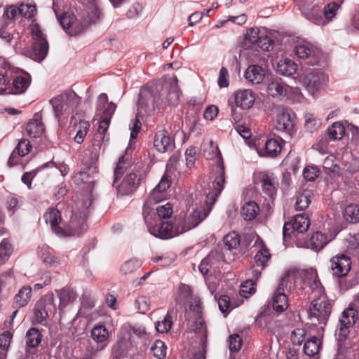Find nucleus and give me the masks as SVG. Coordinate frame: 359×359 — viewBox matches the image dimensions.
I'll use <instances>...</instances> for the list:
<instances>
[{
  "label": "nucleus",
  "mask_w": 359,
  "mask_h": 359,
  "mask_svg": "<svg viewBox=\"0 0 359 359\" xmlns=\"http://www.w3.org/2000/svg\"><path fill=\"white\" fill-rule=\"evenodd\" d=\"M177 79L171 83L158 81L142 87L140 91L137 116H151L157 109L176 104L180 99Z\"/></svg>",
  "instance_id": "obj_1"
},
{
  "label": "nucleus",
  "mask_w": 359,
  "mask_h": 359,
  "mask_svg": "<svg viewBox=\"0 0 359 359\" xmlns=\"http://www.w3.org/2000/svg\"><path fill=\"white\" fill-rule=\"evenodd\" d=\"M97 173V168L93 163L87 168L86 170L78 172L74 177L75 182L86 184L88 193L83 195L77 203V211L71 217L69 222V234L72 236L79 235L86 226V221L91 210L93 209V197L92 190L94 187L95 175Z\"/></svg>",
  "instance_id": "obj_2"
},
{
  "label": "nucleus",
  "mask_w": 359,
  "mask_h": 359,
  "mask_svg": "<svg viewBox=\"0 0 359 359\" xmlns=\"http://www.w3.org/2000/svg\"><path fill=\"white\" fill-rule=\"evenodd\" d=\"M332 305L325 294H320L311 302L309 308V318L311 321H317L320 325H325L331 314Z\"/></svg>",
  "instance_id": "obj_3"
},
{
  "label": "nucleus",
  "mask_w": 359,
  "mask_h": 359,
  "mask_svg": "<svg viewBox=\"0 0 359 359\" xmlns=\"http://www.w3.org/2000/svg\"><path fill=\"white\" fill-rule=\"evenodd\" d=\"M80 101L81 99L76 93L68 91L52 98L49 102L53 107L55 118L60 120L65 113L75 109Z\"/></svg>",
  "instance_id": "obj_4"
},
{
  "label": "nucleus",
  "mask_w": 359,
  "mask_h": 359,
  "mask_svg": "<svg viewBox=\"0 0 359 359\" xmlns=\"http://www.w3.org/2000/svg\"><path fill=\"white\" fill-rule=\"evenodd\" d=\"M116 108V105L114 102L108 103V96L107 94L102 93L99 95L95 117L99 121L98 132L100 134L106 133Z\"/></svg>",
  "instance_id": "obj_5"
},
{
  "label": "nucleus",
  "mask_w": 359,
  "mask_h": 359,
  "mask_svg": "<svg viewBox=\"0 0 359 359\" xmlns=\"http://www.w3.org/2000/svg\"><path fill=\"white\" fill-rule=\"evenodd\" d=\"M302 82L306 90L315 96L324 89L328 82V78L320 69H312L304 74Z\"/></svg>",
  "instance_id": "obj_6"
},
{
  "label": "nucleus",
  "mask_w": 359,
  "mask_h": 359,
  "mask_svg": "<svg viewBox=\"0 0 359 359\" xmlns=\"http://www.w3.org/2000/svg\"><path fill=\"white\" fill-rule=\"evenodd\" d=\"M358 319V312L353 307L345 309L339 318V325L336 330V336L339 341H344L349 334V328L353 327Z\"/></svg>",
  "instance_id": "obj_7"
},
{
  "label": "nucleus",
  "mask_w": 359,
  "mask_h": 359,
  "mask_svg": "<svg viewBox=\"0 0 359 359\" xmlns=\"http://www.w3.org/2000/svg\"><path fill=\"white\" fill-rule=\"evenodd\" d=\"M32 51L30 57L32 60L41 62L45 59L48 51V43L39 26L32 29Z\"/></svg>",
  "instance_id": "obj_8"
},
{
  "label": "nucleus",
  "mask_w": 359,
  "mask_h": 359,
  "mask_svg": "<svg viewBox=\"0 0 359 359\" xmlns=\"http://www.w3.org/2000/svg\"><path fill=\"white\" fill-rule=\"evenodd\" d=\"M54 300L53 294H48L36 303L34 317L37 323H42L46 320L49 313H54L56 311Z\"/></svg>",
  "instance_id": "obj_9"
},
{
  "label": "nucleus",
  "mask_w": 359,
  "mask_h": 359,
  "mask_svg": "<svg viewBox=\"0 0 359 359\" xmlns=\"http://www.w3.org/2000/svg\"><path fill=\"white\" fill-rule=\"evenodd\" d=\"M330 262L331 273L337 278L346 276L351 268V258L344 253L337 254L334 256L330 259Z\"/></svg>",
  "instance_id": "obj_10"
},
{
  "label": "nucleus",
  "mask_w": 359,
  "mask_h": 359,
  "mask_svg": "<svg viewBox=\"0 0 359 359\" xmlns=\"http://www.w3.org/2000/svg\"><path fill=\"white\" fill-rule=\"evenodd\" d=\"M215 156L219 158L218 165L216 170L217 176L213 182V188L214 191L212 192H210L208 194V200L211 198L212 202L213 203L215 202L216 198L221 194L222 190L224 189V183H225V170H224V165L223 160L221 157V153L219 151L217 147L215 148Z\"/></svg>",
  "instance_id": "obj_11"
},
{
  "label": "nucleus",
  "mask_w": 359,
  "mask_h": 359,
  "mask_svg": "<svg viewBox=\"0 0 359 359\" xmlns=\"http://www.w3.org/2000/svg\"><path fill=\"white\" fill-rule=\"evenodd\" d=\"M289 281L288 276L283 277L274 292L272 299V307L277 313H282L288 307V299L285 294V288Z\"/></svg>",
  "instance_id": "obj_12"
},
{
  "label": "nucleus",
  "mask_w": 359,
  "mask_h": 359,
  "mask_svg": "<svg viewBox=\"0 0 359 359\" xmlns=\"http://www.w3.org/2000/svg\"><path fill=\"white\" fill-rule=\"evenodd\" d=\"M142 175L135 172L128 174L123 180L121 184H116L118 193L122 196L130 195L133 194L139 187Z\"/></svg>",
  "instance_id": "obj_13"
},
{
  "label": "nucleus",
  "mask_w": 359,
  "mask_h": 359,
  "mask_svg": "<svg viewBox=\"0 0 359 359\" xmlns=\"http://www.w3.org/2000/svg\"><path fill=\"white\" fill-rule=\"evenodd\" d=\"M294 53L298 57L309 60L308 64L311 65H317L322 57L321 50L311 45H297Z\"/></svg>",
  "instance_id": "obj_14"
},
{
  "label": "nucleus",
  "mask_w": 359,
  "mask_h": 359,
  "mask_svg": "<svg viewBox=\"0 0 359 359\" xmlns=\"http://www.w3.org/2000/svg\"><path fill=\"white\" fill-rule=\"evenodd\" d=\"M310 226V220L308 217L304 214L296 215L292 222H285L283 226V233L284 236H290L291 233L297 231L298 233L306 232Z\"/></svg>",
  "instance_id": "obj_15"
},
{
  "label": "nucleus",
  "mask_w": 359,
  "mask_h": 359,
  "mask_svg": "<svg viewBox=\"0 0 359 359\" xmlns=\"http://www.w3.org/2000/svg\"><path fill=\"white\" fill-rule=\"evenodd\" d=\"M154 145L156 150L161 153L172 151L175 147L174 137H171L170 133L165 129L156 132Z\"/></svg>",
  "instance_id": "obj_16"
},
{
  "label": "nucleus",
  "mask_w": 359,
  "mask_h": 359,
  "mask_svg": "<svg viewBox=\"0 0 359 359\" xmlns=\"http://www.w3.org/2000/svg\"><path fill=\"white\" fill-rule=\"evenodd\" d=\"M189 228L182 227L180 229L179 227H174V226L168 222H162L159 226H155L152 229H150V232L156 237L160 238H172L186 231Z\"/></svg>",
  "instance_id": "obj_17"
},
{
  "label": "nucleus",
  "mask_w": 359,
  "mask_h": 359,
  "mask_svg": "<svg viewBox=\"0 0 359 359\" xmlns=\"http://www.w3.org/2000/svg\"><path fill=\"white\" fill-rule=\"evenodd\" d=\"M295 124V114L288 109L283 110L277 116L276 128L278 131H283L291 135Z\"/></svg>",
  "instance_id": "obj_18"
},
{
  "label": "nucleus",
  "mask_w": 359,
  "mask_h": 359,
  "mask_svg": "<svg viewBox=\"0 0 359 359\" xmlns=\"http://www.w3.org/2000/svg\"><path fill=\"white\" fill-rule=\"evenodd\" d=\"M171 185V177L165 172L161 177L159 183L152 190L149 196V201L158 203L165 198V192Z\"/></svg>",
  "instance_id": "obj_19"
},
{
  "label": "nucleus",
  "mask_w": 359,
  "mask_h": 359,
  "mask_svg": "<svg viewBox=\"0 0 359 359\" xmlns=\"http://www.w3.org/2000/svg\"><path fill=\"white\" fill-rule=\"evenodd\" d=\"M302 12L303 15L311 22L317 25H325L327 24V21L323 16V10L318 5L311 4L306 6H302Z\"/></svg>",
  "instance_id": "obj_20"
},
{
  "label": "nucleus",
  "mask_w": 359,
  "mask_h": 359,
  "mask_svg": "<svg viewBox=\"0 0 359 359\" xmlns=\"http://www.w3.org/2000/svg\"><path fill=\"white\" fill-rule=\"evenodd\" d=\"M31 83L30 76H17L13 79L12 84L10 85L8 94L20 95L24 93Z\"/></svg>",
  "instance_id": "obj_21"
},
{
  "label": "nucleus",
  "mask_w": 359,
  "mask_h": 359,
  "mask_svg": "<svg viewBox=\"0 0 359 359\" xmlns=\"http://www.w3.org/2000/svg\"><path fill=\"white\" fill-rule=\"evenodd\" d=\"M255 100L251 90H241L235 93V104L242 109H248L253 105Z\"/></svg>",
  "instance_id": "obj_22"
},
{
  "label": "nucleus",
  "mask_w": 359,
  "mask_h": 359,
  "mask_svg": "<svg viewBox=\"0 0 359 359\" xmlns=\"http://www.w3.org/2000/svg\"><path fill=\"white\" fill-rule=\"evenodd\" d=\"M282 149L281 143L276 139L267 140L264 144V148L257 149L259 156L274 158L280 154Z\"/></svg>",
  "instance_id": "obj_23"
},
{
  "label": "nucleus",
  "mask_w": 359,
  "mask_h": 359,
  "mask_svg": "<svg viewBox=\"0 0 359 359\" xmlns=\"http://www.w3.org/2000/svg\"><path fill=\"white\" fill-rule=\"evenodd\" d=\"M44 130V126L41 121V116L39 113H36L33 118L27 123L26 131L30 137L36 138L42 135Z\"/></svg>",
  "instance_id": "obj_24"
},
{
  "label": "nucleus",
  "mask_w": 359,
  "mask_h": 359,
  "mask_svg": "<svg viewBox=\"0 0 359 359\" xmlns=\"http://www.w3.org/2000/svg\"><path fill=\"white\" fill-rule=\"evenodd\" d=\"M31 297L32 287L29 285H24L13 298V308L20 309L25 307L29 302Z\"/></svg>",
  "instance_id": "obj_25"
},
{
  "label": "nucleus",
  "mask_w": 359,
  "mask_h": 359,
  "mask_svg": "<svg viewBox=\"0 0 359 359\" xmlns=\"http://www.w3.org/2000/svg\"><path fill=\"white\" fill-rule=\"evenodd\" d=\"M44 219L47 224H50L51 229L57 234H62L63 230L59 226L61 222V215L58 210L55 208H48L43 215Z\"/></svg>",
  "instance_id": "obj_26"
},
{
  "label": "nucleus",
  "mask_w": 359,
  "mask_h": 359,
  "mask_svg": "<svg viewBox=\"0 0 359 359\" xmlns=\"http://www.w3.org/2000/svg\"><path fill=\"white\" fill-rule=\"evenodd\" d=\"M264 76L263 68L258 65H250L245 72V78L252 84L261 83Z\"/></svg>",
  "instance_id": "obj_27"
},
{
  "label": "nucleus",
  "mask_w": 359,
  "mask_h": 359,
  "mask_svg": "<svg viewBox=\"0 0 359 359\" xmlns=\"http://www.w3.org/2000/svg\"><path fill=\"white\" fill-rule=\"evenodd\" d=\"M178 313V308L170 307L168 311L167 315L162 321L156 323L155 327L158 332H168L172 325V318L176 317Z\"/></svg>",
  "instance_id": "obj_28"
},
{
  "label": "nucleus",
  "mask_w": 359,
  "mask_h": 359,
  "mask_svg": "<svg viewBox=\"0 0 359 359\" xmlns=\"http://www.w3.org/2000/svg\"><path fill=\"white\" fill-rule=\"evenodd\" d=\"M60 299L59 309L61 311L69 304L73 302L76 297V293L70 287H63L56 291Z\"/></svg>",
  "instance_id": "obj_29"
},
{
  "label": "nucleus",
  "mask_w": 359,
  "mask_h": 359,
  "mask_svg": "<svg viewBox=\"0 0 359 359\" xmlns=\"http://www.w3.org/2000/svg\"><path fill=\"white\" fill-rule=\"evenodd\" d=\"M323 167L325 174L329 175L330 178L334 179L339 175L340 168L334 156L330 155L326 157L323 161Z\"/></svg>",
  "instance_id": "obj_30"
},
{
  "label": "nucleus",
  "mask_w": 359,
  "mask_h": 359,
  "mask_svg": "<svg viewBox=\"0 0 359 359\" xmlns=\"http://www.w3.org/2000/svg\"><path fill=\"white\" fill-rule=\"evenodd\" d=\"M259 212V207L255 201L245 203L241 211V214L245 221H252L256 218Z\"/></svg>",
  "instance_id": "obj_31"
},
{
  "label": "nucleus",
  "mask_w": 359,
  "mask_h": 359,
  "mask_svg": "<svg viewBox=\"0 0 359 359\" xmlns=\"http://www.w3.org/2000/svg\"><path fill=\"white\" fill-rule=\"evenodd\" d=\"M288 86L281 81L276 79L269 83L267 92L269 95L275 97H283L287 93Z\"/></svg>",
  "instance_id": "obj_32"
},
{
  "label": "nucleus",
  "mask_w": 359,
  "mask_h": 359,
  "mask_svg": "<svg viewBox=\"0 0 359 359\" xmlns=\"http://www.w3.org/2000/svg\"><path fill=\"white\" fill-rule=\"evenodd\" d=\"M191 296V290L189 286L182 284L179 287V293L176 297L175 305L172 307L178 308V311L182 309L184 302L188 301Z\"/></svg>",
  "instance_id": "obj_33"
},
{
  "label": "nucleus",
  "mask_w": 359,
  "mask_h": 359,
  "mask_svg": "<svg viewBox=\"0 0 359 359\" xmlns=\"http://www.w3.org/2000/svg\"><path fill=\"white\" fill-rule=\"evenodd\" d=\"M259 177L263 191L269 197H273L276 191L274 180L264 173H261Z\"/></svg>",
  "instance_id": "obj_34"
},
{
  "label": "nucleus",
  "mask_w": 359,
  "mask_h": 359,
  "mask_svg": "<svg viewBox=\"0 0 359 359\" xmlns=\"http://www.w3.org/2000/svg\"><path fill=\"white\" fill-rule=\"evenodd\" d=\"M297 71V65L289 59L280 60L277 65V72L283 76H291Z\"/></svg>",
  "instance_id": "obj_35"
},
{
  "label": "nucleus",
  "mask_w": 359,
  "mask_h": 359,
  "mask_svg": "<svg viewBox=\"0 0 359 359\" xmlns=\"http://www.w3.org/2000/svg\"><path fill=\"white\" fill-rule=\"evenodd\" d=\"M320 346V339L316 337H312L305 342L304 351L308 356L313 357L318 353Z\"/></svg>",
  "instance_id": "obj_36"
},
{
  "label": "nucleus",
  "mask_w": 359,
  "mask_h": 359,
  "mask_svg": "<svg viewBox=\"0 0 359 359\" xmlns=\"http://www.w3.org/2000/svg\"><path fill=\"white\" fill-rule=\"evenodd\" d=\"M328 241L327 236L320 232L314 233L310 238L309 243V247L315 251H319L321 250L327 243Z\"/></svg>",
  "instance_id": "obj_37"
},
{
  "label": "nucleus",
  "mask_w": 359,
  "mask_h": 359,
  "mask_svg": "<svg viewBox=\"0 0 359 359\" xmlns=\"http://www.w3.org/2000/svg\"><path fill=\"white\" fill-rule=\"evenodd\" d=\"M345 220L349 223L355 224L359 222V207L356 204L348 205L343 212Z\"/></svg>",
  "instance_id": "obj_38"
},
{
  "label": "nucleus",
  "mask_w": 359,
  "mask_h": 359,
  "mask_svg": "<svg viewBox=\"0 0 359 359\" xmlns=\"http://www.w3.org/2000/svg\"><path fill=\"white\" fill-rule=\"evenodd\" d=\"M41 341V334L39 330L32 327L26 333V345L29 348H36Z\"/></svg>",
  "instance_id": "obj_39"
},
{
  "label": "nucleus",
  "mask_w": 359,
  "mask_h": 359,
  "mask_svg": "<svg viewBox=\"0 0 359 359\" xmlns=\"http://www.w3.org/2000/svg\"><path fill=\"white\" fill-rule=\"evenodd\" d=\"M130 162L128 161L127 159L125 158V156H121L114 169V180L113 182V186H116L118 180L122 177L123 173L130 168Z\"/></svg>",
  "instance_id": "obj_40"
},
{
  "label": "nucleus",
  "mask_w": 359,
  "mask_h": 359,
  "mask_svg": "<svg viewBox=\"0 0 359 359\" xmlns=\"http://www.w3.org/2000/svg\"><path fill=\"white\" fill-rule=\"evenodd\" d=\"M17 10L20 15L26 18H31L36 13V8L34 4L22 3L17 9L13 8L11 10V15L13 17L15 16V13Z\"/></svg>",
  "instance_id": "obj_41"
},
{
  "label": "nucleus",
  "mask_w": 359,
  "mask_h": 359,
  "mask_svg": "<svg viewBox=\"0 0 359 359\" xmlns=\"http://www.w3.org/2000/svg\"><path fill=\"white\" fill-rule=\"evenodd\" d=\"M271 258V254L269 250L263 245L262 248L256 253L254 259L255 265L262 268H265L266 263Z\"/></svg>",
  "instance_id": "obj_42"
},
{
  "label": "nucleus",
  "mask_w": 359,
  "mask_h": 359,
  "mask_svg": "<svg viewBox=\"0 0 359 359\" xmlns=\"http://www.w3.org/2000/svg\"><path fill=\"white\" fill-rule=\"evenodd\" d=\"M191 329L194 333L201 334V344H202L204 337H205V344L207 343V329L202 316L196 318L191 325Z\"/></svg>",
  "instance_id": "obj_43"
},
{
  "label": "nucleus",
  "mask_w": 359,
  "mask_h": 359,
  "mask_svg": "<svg viewBox=\"0 0 359 359\" xmlns=\"http://www.w3.org/2000/svg\"><path fill=\"white\" fill-rule=\"evenodd\" d=\"M142 265L140 260L131 259L125 262L121 266L120 271L123 275H129L137 271Z\"/></svg>",
  "instance_id": "obj_44"
},
{
  "label": "nucleus",
  "mask_w": 359,
  "mask_h": 359,
  "mask_svg": "<svg viewBox=\"0 0 359 359\" xmlns=\"http://www.w3.org/2000/svg\"><path fill=\"white\" fill-rule=\"evenodd\" d=\"M13 252V246L10 241L4 238L0 243V264L4 263Z\"/></svg>",
  "instance_id": "obj_45"
},
{
  "label": "nucleus",
  "mask_w": 359,
  "mask_h": 359,
  "mask_svg": "<svg viewBox=\"0 0 359 359\" xmlns=\"http://www.w3.org/2000/svg\"><path fill=\"white\" fill-rule=\"evenodd\" d=\"M327 134L331 140H340L344 135V128L341 123L335 122L327 128Z\"/></svg>",
  "instance_id": "obj_46"
},
{
  "label": "nucleus",
  "mask_w": 359,
  "mask_h": 359,
  "mask_svg": "<svg viewBox=\"0 0 359 359\" xmlns=\"http://www.w3.org/2000/svg\"><path fill=\"white\" fill-rule=\"evenodd\" d=\"M223 242L226 249H236L240 244L239 236L235 232L229 233L224 237Z\"/></svg>",
  "instance_id": "obj_47"
},
{
  "label": "nucleus",
  "mask_w": 359,
  "mask_h": 359,
  "mask_svg": "<svg viewBox=\"0 0 359 359\" xmlns=\"http://www.w3.org/2000/svg\"><path fill=\"white\" fill-rule=\"evenodd\" d=\"M166 350V346L161 340H156L151 347L153 355L158 359H163L165 357Z\"/></svg>",
  "instance_id": "obj_48"
},
{
  "label": "nucleus",
  "mask_w": 359,
  "mask_h": 359,
  "mask_svg": "<svg viewBox=\"0 0 359 359\" xmlns=\"http://www.w3.org/2000/svg\"><path fill=\"white\" fill-rule=\"evenodd\" d=\"M91 336L96 342H102L108 337V331L103 325L95 327L91 332Z\"/></svg>",
  "instance_id": "obj_49"
},
{
  "label": "nucleus",
  "mask_w": 359,
  "mask_h": 359,
  "mask_svg": "<svg viewBox=\"0 0 359 359\" xmlns=\"http://www.w3.org/2000/svg\"><path fill=\"white\" fill-rule=\"evenodd\" d=\"M339 5L334 1L329 3L323 9V14L324 19L325 18L327 21L332 20L337 13V11L339 9Z\"/></svg>",
  "instance_id": "obj_50"
},
{
  "label": "nucleus",
  "mask_w": 359,
  "mask_h": 359,
  "mask_svg": "<svg viewBox=\"0 0 359 359\" xmlns=\"http://www.w3.org/2000/svg\"><path fill=\"white\" fill-rule=\"evenodd\" d=\"M89 127V124L87 121H80L79 123V130L76 132L74 140L78 144H81L83 142L84 137L87 134V131Z\"/></svg>",
  "instance_id": "obj_51"
},
{
  "label": "nucleus",
  "mask_w": 359,
  "mask_h": 359,
  "mask_svg": "<svg viewBox=\"0 0 359 359\" xmlns=\"http://www.w3.org/2000/svg\"><path fill=\"white\" fill-rule=\"evenodd\" d=\"M320 126V121L316 119L311 114H306L305 115V127L310 131L316 130Z\"/></svg>",
  "instance_id": "obj_52"
},
{
  "label": "nucleus",
  "mask_w": 359,
  "mask_h": 359,
  "mask_svg": "<svg viewBox=\"0 0 359 359\" xmlns=\"http://www.w3.org/2000/svg\"><path fill=\"white\" fill-rule=\"evenodd\" d=\"M311 203L309 195L306 194H300L295 203V209L301 211L307 208Z\"/></svg>",
  "instance_id": "obj_53"
},
{
  "label": "nucleus",
  "mask_w": 359,
  "mask_h": 359,
  "mask_svg": "<svg viewBox=\"0 0 359 359\" xmlns=\"http://www.w3.org/2000/svg\"><path fill=\"white\" fill-rule=\"evenodd\" d=\"M306 332L303 328H296L292 332L291 340L294 345H301L305 338Z\"/></svg>",
  "instance_id": "obj_54"
},
{
  "label": "nucleus",
  "mask_w": 359,
  "mask_h": 359,
  "mask_svg": "<svg viewBox=\"0 0 359 359\" xmlns=\"http://www.w3.org/2000/svg\"><path fill=\"white\" fill-rule=\"evenodd\" d=\"M32 146L29 144V142L25 139H22L18 142L15 150L18 151V155L20 156H25L29 152Z\"/></svg>",
  "instance_id": "obj_55"
},
{
  "label": "nucleus",
  "mask_w": 359,
  "mask_h": 359,
  "mask_svg": "<svg viewBox=\"0 0 359 359\" xmlns=\"http://www.w3.org/2000/svg\"><path fill=\"white\" fill-rule=\"evenodd\" d=\"M319 170L316 167H306L303 171V175L305 180L309 182L314 181L318 176Z\"/></svg>",
  "instance_id": "obj_56"
},
{
  "label": "nucleus",
  "mask_w": 359,
  "mask_h": 359,
  "mask_svg": "<svg viewBox=\"0 0 359 359\" xmlns=\"http://www.w3.org/2000/svg\"><path fill=\"white\" fill-rule=\"evenodd\" d=\"M229 349L231 351H238L242 346V339L238 334H232L229 337Z\"/></svg>",
  "instance_id": "obj_57"
},
{
  "label": "nucleus",
  "mask_w": 359,
  "mask_h": 359,
  "mask_svg": "<svg viewBox=\"0 0 359 359\" xmlns=\"http://www.w3.org/2000/svg\"><path fill=\"white\" fill-rule=\"evenodd\" d=\"M254 282L252 280H247L245 281L241 287L240 294L241 295L247 297L248 294H250L255 292Z\"/></svg>",
  "instance_id": "obj_58"
},
{
  "label": "nucleus",
  "mask_w": 359,
  "mask_h": 359,
  "mask_svg": "<svg viewBox=\"0 0 359 359\" xmlns=\"http://www.w3.org/2000/svg\"><path fill=\"white\" fill-rule=\"evenodd\" d=\"M156 212L159 217L161 218H168L171 216L172 213V208L171 204L169 203L160 205L156 208Z\"/></svg>",
  "instance_id": "obj_59"
},
{
  "label": "nucleus",
  "mask_w": 359,
  "mask_h": 359,
  "mask_svg": "<svg viewBox=\"0 0 359 359\" xmlns=\"http://www.w3.org/2000/svg\"><path fill=\"white\" fill-rule=\"evenodd\" d=\"M7 70L4 74L0 73V95L8 94L10 87V80L7 75Z\"/></svg>",
  "instance_id": "obj_60"
},
{
  "label": "nucleus",
  "mask_w": 359,
  "mask_h": 359,
  "mask_svg": "<svg viewBox=\"0 0 359 359\" xmlns=\"http://www.w3.org/2000/svg\"><path fill=\"white\" fill-rule=\"evenodd\" d=\"M344 244L348 252L353 251L359 245V243L357 238L355 236L351 235H348V237L344 239Z\"/></svg>",
  "instance_id": "obj_61"
},
{
  "label": "nucleus",
  "mask_w": 359,
  "mask_h": 359,
  "mask_svg": "<svg viewBox=\"0 0 359 359\" xmlns=\"http://www.w3.org/2000/svg\"><path fill=\"white\" fill-rule=\"evenodd\" d=\"M273 41L267 36H261L257 46L263 50L269 51L273 48Z\"/></svg>",
  "instance_id": "obj_62"
},
{
  "label": "nucleus",
  "mask_w": 359,
  "mask_h": 359,
  "mask_svg": "<svg viewBox=\"0 0 359 359\" xmlns=\"http://www.w3.org/2000/svg\"><path fill=\"white\" fill-rule=\"evenodd\" d=\"M59 21L64 29H68L75 25L74 18L70 15L65 14L59 18Z\"/></svg>",
  "instance_id": "obj_63"
},
{
  "label": "nucleus",
  "mask_w": 359,
  "mask_h": 359,
  "mask_svg": "<svg viewBox=\"0 0 359 359\" xmlns=\"http://www.w3.org/2000/svg\"><path fill=\"white\" fill-rule=\"evenodd\" d=\"M261 36L259 35V29L257 28H252L249 29L245 35V40L252 44H257Z\"/></svg>",
  "instance_id": "obj_64"
}]
</instances>
